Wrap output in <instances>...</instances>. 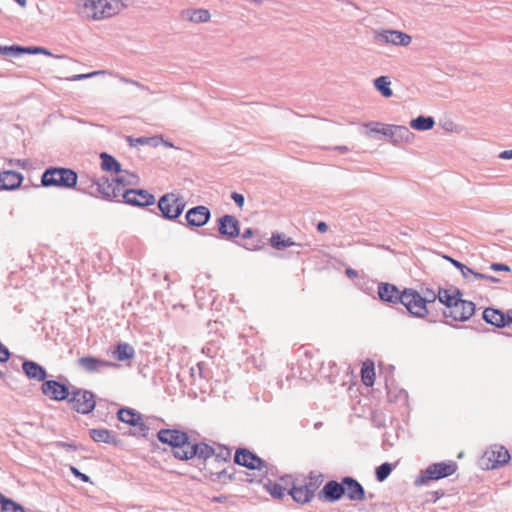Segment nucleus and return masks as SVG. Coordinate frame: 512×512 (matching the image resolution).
Instances as JSON below:
<instances>
[{
	"instance_id": "obj_47",
	"label": "nucleus",
	"mask_w": 512,
	"mask_h": 512,
	"mask_svg": "<svg viewBox=\"0 0 512 512\" xmlns=\"http://www.w3.org/2000/svg\"><path fill=\"white\" fill-rule=\"evenodd\" d=\"M232 199L235 201V203L241 208L244 205V197L243 195L239 193H232Z\"/></svg>"
},
{
	"instance_id": "obj_24",
	"label": "nucleus",
	"mask_w": 512,
	"mask_h": 512,
	"mask_svg": "<svg viewBox=\"0 0 512 512\" xmlns=\"http://www.w3.org/2000/svg\"><path fill=\"white\" fill-rule=\"evenodd\" d=\"M378 295L382 301L397 303L398 301H401L402 292L392 284L381 283L378 286Z\"/></svg>"
},
{
	"instance_id": "obj_20",
	"label": "nucleus",
	"mask_w": 512,
	"mask_h": 512,
	"mask_svg": "<svg viewBox=\"0 0 512 512\" xmlns=\"http://www.w3.org/2000/svg\"><path fill=\"white\" fill-rule=\"evenodd\" d=\"M219 233L227 238H235L240 233L238 220L231 215H224L219 219Z\"/></svg>"
},
{
	"instance_id": "obj_15",
	"label": "nucleus",
	"mask_w": 512,
	"mask_h": 512,
	"mask_svg": "<svg viewBox=\"0 0 512 512\" xmlns=\"http://www.w3.org/2000/svg\"><path fill=\"white\" fill-rule=\"evenodd\" d=\"M177 453L180 460H189L194 456L208 459L214 455V449L205 443L194 444L190 442L189 445H186L185 451L180 450Z\"/></svg>"
},
{
	"instance_id": "obj_29",
	"label": "nucleus",
	"mask_w": 512,
	"mask_h": 512,
	"mask_svg": "<svg viewBox=\"0 0 512 512\" xmlns=\"http://www.w3.org/2000/svg\"><path fill=\"white\" fill-rule=\"evenodd\" d=\"M113 357L118 361H127L134 358L135 350L128 343H118L112 352Z\"/></svg>"
},
{
	"instance_id": "obj_8",
	"label": "nucleus",
	"mask_w": 512,
	"mask_h": 512,
	"mask_svg": "<svg viewBox=\"0 0 512 512\" xmlns=\"http://www.w3.org/2000/svg\"><path fill=\"white\" fill-rule=\"evenodd\" d=\"M158 439L162 443L169 444L173 448V453L176 458L179 459L178 451L186 450V445H189L190 441L186 433L179 430L162 429L158 432Z\"/></svg>"
},
{
	"instance_id": "obj_5",
	"label": "nucleus",
	"mask_w": 512,
	"mask_h": 512,
	"mask_svg": "<svg viewBox=\"0 0 512 512\" xmlns=\"http://www.w3.org/2000/svg\"><path fill=\"white\" fill-rule=\"evenodd\" d=\"M436 294L434 292L426 293L425 296L414 289L408 288L402 291L401 303L414 316L423 318L427 315V304L434 302Z\"/></svg>"
},
{
	"instance_id": "obj_1",
	"label": "nucleus",
	"mask_w": 512,
	"mask_h": 512,
	"mask_svg": "<svg viewBox=\"0 0 512 512\" xmlns=\"http://www.w3.org/2000/svg\"><path fill=\"white\" fill-rule=\"evenodd\" d=\"M136 179L125 178L121 175L117 179V184H111L107 180L96 182V191L100 196L106 199H115L123 197L126 203L136 206H148L154 203L155 198L146 190L126 189L128 185L134 184Z\"/></svg>"
},
{
	"instance_id": "obj_7",
	"label": "nucleus",
	"mask_w": 512,
	"mask_h": 512,
	"mask_svg": "<svg viewBox=\"0 0 512 512\" xmlns=\"http://www.w3.org/2000/svg\"><path fill=\"white\" fill-rule=\"evenodd\" d=\"M456 470L453 463H434L428 466L420 475L415 479L416 486H422L432 480H439L441 478L452 475Z\"/></svg>"
},
{
	"instance_id": "obj_59",
	"label": "nucleus",
	"mask_w": 512,
	"mask_h": 512,
	"mask_svg": "<svg viewBox=\"0 0 512 512\" xmlns=\"http://www.w3.org/2000/svg\"><path fill=\"white\" fill-rule=\"evenodd\" d=\"M165 145H166L167 147H172V144H171V143H168V142H165Z\"/></svg>"
},
{
	"instance_id": "obj_41",
	"label": "nucleus",
	"mask_w": 512,
	"mask_h": 512,
	"mask_svg": "<svg viewBox=\"0 0 512 512\" xmlns=\"http://www.w3.org/2000/svg\"><path fill=\"white\" fill-rule=\"evenodd\" d=\"M467 271L469 272V274H471V275H473V276H475L476 278H479V279H485V280H488V281H491V282H498L499 281L494 276H488V275H485V274L477 273V272H474L470 268H467Z\"/></svg>"
},
{
	"instance_id": "obj_9",
	"label": "nucleus",
	"mask_w": 512,
	"mask_h": 512,
	"mask_svg": "<svg viewBox=\"0 0 512 512\" xmlns=\"http://www.w3.org/2000/svg\"><path fill=\"white\" fill-rule=\"evenodd\" d=\"M510 460L508 450L501 445L489 447L482 456V464L485 469H495L507 464Z\"/></svg>"
},
{
	"instance_id": "obj_51",
	"label": "nucleus",
	"mask_w": 512,
	"mask_h": 512,
	"mask_svg": "<svg viewBox=\"0 0 512 512\" xmlns=\"http://www.w3.org/2000/svg\"><path fill=\"white\" fill-rule=\"evenodd\" d=\"M500 158L502 159H511L512 158V150H505L500 153Z\"/></svg>"
},
{
	"instance_id": "obj_42",
	"label": "nucleus",
	"mask_w": 512,
	"mask_h": 512,
	"mask_svg": "<svg viewBox=\"0 0 512 512\" xmlns=\"http://www.w3.org/2000/svg\"><path fill=\"white\" fill-rule=\"evenodd\" d=\"M18 49H19V46H17V45L3 46V47H0V53L2 55L19 54Z\"/></svg>"
},
{
	"instance_id": "obj_58",
	"label": "nucleus",
	"mask_w": 512,
	"mask_h": 512,
	"mask_svg": "<svg viewBox=\"0 0 512 512\" xmlns=\"http://www.w3.org/2000/svg\"><path fill=\"white\" fill-rule=\"evenodd\" d=\"M251 2H254V3L260 4V3H261V0H251Z\"/></svg>"
},
{
	"instance_id": "obj_38",
	"label": "nucleus",
	"mask_w": 512,
	"mask_h": 512,
	"mask_svg": "<svg viewBox=\"0 0 512 512\" xmlns=\"http://www.w3.org/2000/svg\"><path fill=\"white\" fill-rule=\"evenodd\" d=\"M392 466L389 463H383L376 469V478L379 482L384 481L391 473Z\"/></svg>"
},
{
	"instance_id": "obj_33",
	"label": "nucleus",
	"mask_w": 512,
	"mask_h": 512,
	"mask_svg": "<svg viewBox=\"0 0 512 512\" xmlns=\"http://www.w3.org/2000/svg\"><path fill=\"white\" fill-rule=\"evenodd\" d=\"M270 243L275 249L278 250L291 247L295 244L291 238H286L284 235L279 233H275L271 236Z\"/></svg>"
},
{
	"instance_id": "obj_3",
	"label": "nucleus",
	"mask_w": 512,
	"mask_h": 512,
	"mask_svg": "<svg viewBox=\"0 0 512 512\" xmlns=\"http://www.w3.org/2000/svg\"><path fill=\"white\" fill-rule=\"evenodd\" d=\"M126 8L123 0H75V11L83 19L102 21L119 15Z\"/></svg>"
},
{
	"instance_id": "obj_31",
	"label": "nucleus",
	"mask_w": 512,
	"mask_h": 512,
	"mask_svg": "<svg viewBox=\"0 0 512 512\" xmlns=\"http://www.w3.org/2000/svg\"><path fill=\"white\" fill-rule=\"evenodd\" d=\"M91 438L95 442H102V443H113L114 442V436L111 434V432L107 429H91L89 432Z\"/></svg>"
},
{
	"instance_id": "obj_23",
	"label": "nucleus",
	"mask_w": 512,
	"mask_h": 512,
	"mask_svg": "<svg viewBox=\"0 0 512 512\" xmlns=\"http://www.w3.org/2000/svg\"><path fill=\"white\" fill-rule=\"evenodd\" d=\"M509 312L507 314L494 308H486L483 312V319L496 327L508 325Z\"/></svg>"
},
{
	"instance_id": "obj_6",
	"label": "nucleus",
	"mask_w": 512,
	"mask_h": 512,
	"mask_svg": "<svg viewBox=\"0 0 512 512\" xmlns=\"http://www.w3.org/2000/svg\"><path fill=\"white\" fill-rule=\"evenodd\" d=\"M77 174L68 168H49L42 175V185L73 188L77 184Z\"/></svg>"
},
{
	"instance_id": "obj_26",
	"label": "nucleus",
	"mask_w": 512,
	"mask_h": 512,
	"mask_svg": "<svg viewBox=\"0 0 512 512\" xmlns=\"http://www.w3.org/2000/svg\"><path fill=\"white\" fill-rule=\"evenodd\" d=\"M22 369L29 379L44 382L47 376L45 369L34 361H24Z\"/></svg>"
},
{
	"instance_id": "obj_11",
	"label": "nucleus",
	"mask_w": 512,
	"mask_h": 512,
	"mask_svg": "<svg viewBox=\"0 0 512 512\" xmlns=\"http://www.w3.org/2000/svg\"><path fill=\"white\" fill-rule=\"evenodd\" d=\"M69 404L73 410L82 414H87L95 408V396L90 391L79 389L73 391L72 396L69 399Z\"/></svg>"
},
{
	"instance_id": "obj_57",
	"label": "nucleus",
	"mask_w": 512,
	"mask_h": 512,
	"mask_svg": "<svg viewBox=\"0 0 512 512\" xmlns=\"http://www.w3.org/2000/svg\"><path fill=\"white\" fill-rule=\"evenodd\" d=\"M5 496L0 492V502L4 500Z\"/></svg>"
},
{
	"instance_id": "obj_32",
	"label": "nucleus",
	"mask_w": 512,
	"mask_h": 512,
	"mask_svg": "<svg viewBox=\"0 0 512 512\" xmlns=\"http://www.w3.org/2000/svg\"><path fill=\"white\" fill-rule=\"evenodd\" d=\"M410 126L419 131L429 130L434 126V119L432 117L419 116L410 122Z\"/></svg>"
},
{
	"instance_id": "obj_52",
	"label": "nucleus",
	"mask_w": 512,
	"mask_h": 512,
	"mask_svg": "<svg viewBox=\"0 0 512 512\" xmlns=\"http://www.w3.org/2000/svg\"><path fill=\"white\" fill-rule=\"evenodd\" d=\"M335 149L340 151L341 153H346L349 151V148L347 146H336Z\"/></svg>"
},
{
	"instance_id": "obj_39",
	"label": "nucleus",
	"mask_w": 512,
	"mask_h": 512,
	"mask_svg": "<svg viewBox=\"0 0 512 512\" xmlns=\"http://www.w3.org/2000/svg\"><path fill=\"white\" fill-rule=\"evenodd\" d=\"M18 53H26V54H44L51 55V53L42 47H21L19 46Z\"/></svg>"
},
{
	"instance_id": "obj_53",
	"label": "nucleus",
	"mask_w": 512,
	"mask_h": 512,
	"mask_svg": "<svg viewBox=\"0 0 512 512\" xmlns=\"http://www.w3.org/2000/svg\"><path fill=\"white\" fill-rule=\"evenodd\" d=\"M252 233H253V232H252V230H251V229H246V230L243 232L242 236H243V238H248V237H251V236H252Z\"/></svg>"
},
{
	"instance_id": "obj_30",
	"label": "nucleus",
	"mask_w": 512,
	"mask_h": 512,
	"mask_svg": "<svg viewBox=\"0 0 512 512\" xmlns=\"http://www.w3.org/2000/svg\"><path fill=\"white\" fill-rule=\"evenodd\" d=\"M361 380L362 383L368 387L374 385L375 381V367L374 362L371 360H366L362 364L361 368Z\"/></svg>"
},
{
	"instance_id": "obj_46",
	"label": "nucleus",
	"mask_w": 512,
	"mask_h": 512,
	"mask_svg": "<svg viewBox=\"0 0 512 512\" xmlns=\"http://www.w3.org/2000/svg\"><path fill=\"white\" fill-rule=\"evenodd\" d=\"M98 74V72H92V73H88V74H78V75H74L70 78H67V80H70V81H76V80H81V79H84V78H88V77H92L94 75Z\"/></svg>"
},
{
	"instance_id": "obj_49",
	"label": "nucleus",
	"mask_w": 512,
	"mask_h": 512,
	"mask_svg": "<svg viewBox=\"0 0 512 512\" xmlns=\"http://www.w3.org/2000/svg\"><path fill=\"white\" fill-rule=\"evenodd\" d=\"M346 275L349 277V278H356L358 277V272L352 268H347L346 271H345Z\"/></svg>"
},
{
	"instance_id": "obj_54",
	"label": "nucleus",
	"mask_w": 512,
	"mask_h": 512,
	"mask_svg": "<svg viewBox=\"0 0 512 512\" xmlns=\"http://www.w3.org/2000/svg\"><path fill=\"white\" fill-rule=\"evenodd\" d=\"M21 7H25L27 4L26 0H15Z\"/></svg>"
},
{
	"instance_id": "obj_40",
	"label": "nucleus",
	"mask_w": 512,
	"mask_h": 512,
	"mask_svg": "<svg viewBox=\"0 0 512 512\" xmlns=\"http://www.w3.org/2000/svg\"><path fill=\"white\" fill-rule=\"evenodd\" d=\"M384 124L378 123V122H370L365 125V127L368 129V134L371 133H380L383 134L382 126Z\"/></svg>"
},
{
	"instance_id": "obj_34",
	"label": "nucleus",
	"mask_w": 512,
	"mask_h": 512,
	"mask_svg": "<svg viewBox=\"0 0 512 512\" xmlns=\"http://www.w3.org/2000/svg\"><path fill=\"white\" fill-rule=\"evenodd\" d=\"M390 84L391 82L386 76H380L374 80L375 88L386 98L392 96Z\"/></svg>"
},
{
	"instance_id": "obj_27",
	"label": "nucleus",
	"mask_w": 512,
	"mask_h": 512,
	"mask_svg": "<svg viewBox=\"0 0 512 512\" xmlns=\"http://www.w3.org/2000/svg\"><path fill=\"white\" fill-rule=\"evenodd\" d=\"M182 18L186 21L192 23H205L208 22L211 18L210 12L207 9L199 8V9H185L182 11Z\"/></svg>"
},
{
	"instance_id": "obj_25",
	"label": "nucleus",
	"mask_w": 512,
	"mask_h": 512,
	"mask_svg": "<svg viewBox=\"0 0 512 512\" xmlns=\"http://www.w3.org/2000/svg\"><path fill=\"white\" fill-rule=\"evenodd\" d=\"M321 495L326 501L339 500L344 495L343 481L341 483L333 480L327 482L321 491Z\"/></svg>"
},
{
	"instance_id": "obj_14",
	"label": "nucleus",
	"mask_w": 512,
	"mask_h": 512,
	"mask_svg": "<svg viewBox=\"0 0 512 512\" xmlns=\"http://www.w3.org/2000/svg\"><path fill=\"white\" fill-rule=\"evenodd\" d=\"M41 391L46 397L55 401H63L70 395L69 388L56 380L44 381Z\"/></svg>"
},
{
	"instance_id": "obj_21",
	"label": "nucleus",
	"mask_w": 512,
	"mask_h": 512,
	"mask_svg": "<svg viewBox=\"0 0 512 512\" xmlns=\"http://www.w3.org/2000/svg\"><path fill=\"white\" fill-rule=\"evenodd\" d=\"M78 365L83 370L94 373L100 371L103 368L114 366V363L93 356H85L78 360Z\"/></svg>"
},
{
	"instance_id": "obj_12",
	"label": "nucleus",
	"mask_w": 512,
	"mask_h": 512,
	"mask_svg": "<svg viewBox=\"0 0 512 512\" xmlns=\"http://www.w3.org/2000/svg\"><path fill=\"white\" fill-rule=\"evenodd\" d=\"M374 39L379 44H392L404 47L410 45L412 41L410 35L398 30H382L376 32Z\"/></svg>"
},
{
	"instance_id": "obj_28",
	"label": "nucleus",
	"mask_w": 512,
	"mask_h": 512,
	"mask_svg": "<svg viewBox=\"0 0 512 512\" xmlns=\"http://www.w3.org/2000/svg\"><path fill=\"white\" fill-rule=\"evenodd\" d=\"M117 415L121 422L131 426H139L143 424L142 416L132 409L122 408L118 411Z\"/></svg>"
},
{
	"instance_id": "obj_4",
	"label": "nucleus",
	"mask_w": 512,
	"mask_h": 512,
	"mask_svg": "<svg viewBox=\"0 0 512 512\" xmlns=\"http://www.w3.org/2000/svg\"><path fill=\"white\" fill-rule=\"evenodd\" d=\"M102 163L101 166L103 170L108 172H114V176L111 179H108L106 177L101 178H89L88 176L81 177L82 183L86 184V188L90 189V193L92 195H99V193L96 191V182L98 181H105L107 180L109 183L116 185L117 179L120 178L121 175H125V178H131V179H137V177L134 174H130L127 171H124L121 169L120 164L110 155L103 153L101 154Z\"/></svg>"
},
{
	"instance_id": "obj_44",
	"label": "nucleus",
	"mask_w": 512,
	"mask_h": 512,
	"mask_svg": "<svg viewBox=\"0 0 512 512\" xmlns=\"http://www.w3.org/2000/svg\"><path fill=\"white\" fill-rule=\"evenodd\" d=\"M10 357V353L8 351V349L2 345V343L0 342V362H6L8 361Z\"/></svg>"
},
{
	"instance_id": "obj_10",
	"label": "nucleus",
	"mask_w": 512,
	"mask_h": 512,
	"mask_svg": "<svg viewBox=\"0 0 512 512\" xmlns=\"http://www.w3.org/2000/svg\"><path fill=\"white\" fill-rule=\"evenodd\" d=\"M158 207L164 217L175 219L183 212L185 203L176 194L169 193L160 198Z\"/></svg>"
},
{
	"instance_id": "obj_17",
	"label": "nucleus",
	"mask_w": 512,
	"mask_h": 512,
	"mask_svg": "<svg viewBox=\"0 0 512 512\" xmlns=\"http://www.w3.org/2000/svg\"><path fill=\"white\" fill-rule=\"evenodd\" d=\"M234 461L238 465L247 467L249 469L261 470L265 467L264 462L257 455L249 451L248 449H239L236 451Z\"/></svg>"
},
{
	"instance_id": "obj_45",
	"label": "nucleus",
	"mask_w": 512,
	"mask_h": 512,
	"mask_svg": "<svg viewBox=\"0 0 512 512\" xmlns=\"http://www.w3.org/2000/svg\"><path fill=\"white\" fill-rule=\"evenodd\" d=\"M71 472L79 479H81L83 482H88L89 477L86 474L81 473L77 468L71 467Z\"/></svg>"
},
{
	"instance_id": "obj_2",
	"label": "nucleus",
	"mask_w": 512,
	"mask_h": 512,
	"mask_svg": "<svg viewBox=\"0 0 512 512\" xmlns=\"http://www.w3.org/2000/svg\"><path fill=\"white\" fill-rule=\"evenodd\" d=\"M436 298L445 306L443 315L446 319L464 322L474 315L475 304L464 300L462 293L456 287L440 288Z\"/></svg>"
},
{
	"instance_id": "obj_16",
	"label": "nucleus",
	"mask_w": 512,
	"mask_h": 512,
	"mask_svg": "<svg viewBox=\"0 0 512 512\" xmlns=\"http://www.w3.org/2000/svg\"><path fill=\"white\" fill-rule=\"evenodd\" d=\"M382 130L383 135L389 137L394 144L409 142L413 137L411 131L405 126L383 125Z\"/></svg>"
},
{
	"instance_id": "obj_35",
	"label": "nucleus",
	"mask_w": 512,
	"mask_h": 512,
	"mask_svg": "<svg viewBox=\"0 0 512 512\" xmlns=\"http://www.w3.org/2000/svg\"><path fill=\"white\" fill-rule=\"evenodd\" d=\"M158 137H139V138H133L131 136L126 137V141L131 147H137L138 145H153L156 146L159 143Z\"/></svg>"
},
{
	"instance_id": "obj_36",
	"label": "nucleus",
	"mask_w": 512,
	"mask_h": 512,
	"mask_svg": "<svg viewBox=\"0 0 512 512\" xmlns=\"http://www.w3.org/2000/svg\"><path fill=\"white\" fill-rule=\"evenodd\" d=\"M0 504L2 511L4 512H25L24 508L20 504L6 497L0 502Z\"/></svg>"
},
{
	"instance_id": "obj_13",
	"label": "nucleus",
	"mask_w": 512,
	"mask_h": 512,
	"mask_svg": "<svg viewBox=\"0 0 512 512\" xmlns=\"http://www.w3.org/2000/svg\"><path fill=\"white\" fill-rule=\"evenodd\" d=\"M317 489V481L309 479L303 484L293 485L289 490V494L297 503L305 504L312 500Z\"/></svg>"
},
{
	"instance_id": "obj_22",
	"label": "nucleus",
	"mask_w": 512,
	"mask_h": 512,
	"mask_svg": "<svg viewBox=\"0 0 512 512\" xmlns=\"http://www.w3.org/2000/svg\"><path fill=\"white\" fill-rule=\"evenodd\" d=\"M23 177L20 173L7 170L0 173V189L13 190L22 183Z\"/></svg>"
},
{
	"instance_id": "obj_55",
	"label": "nucleus",
	"mask_w": 512,
	"mask_h": 512,
	"mask_svg": "<svg viewBox=\"0 0 512 512\" xmlns=\"http://www.w3.org/2000/svg\"><path fill=\"white\" fill-rule=\"evenodd\" d=\"M508 325H512V310L509 311Z\"/></svg>"
},
{
	"instance_id": "obj_19",
	"label": "nucleus",
	"mask_w": 512,
	"mask_h": 512,
	"mask_svg": "<svg viewBox=\"0 0 512 512\" xmlns=\"http://www.w3.org/2000/svg\"><path fill=\"white\" fill-rule=\"evenodd\" d=\"M210 219V210L206 206H196L186 213V220L190 226L201 227Z\"/></svg>"
},
{
	"instance_id": "obj_48",
	"label": "nucleus",
	"mask_w": 512,
	"mask_h": 512,
	"mask_svg": "<svg viewBox=\"0 0 512 512\" xmlns=\"http://www.w3.org/2000/svg\"><path fill=\"white\" fill-rule=\"evenodd\" d=\"M452 262H453V264H454L457 268H459V269L461 270L462 274H463L465 277H467V275H468V273H469V272L467 271V268H468V267H467V266H465L464 264H462V263L458 262V261H455V260H453Z\"/></svg>"
},
{
	"instance_id": "obj_56",
	"label": "nucleus",
	"mask_w": 512,
	"mask_h": 512,
	"mask_svg": "<svg viewBox=\"0 0 512 512\" xmlns=\"http://www.w3.org/2000/svg\"><path fill=\"white\" fill-rule=\"evenodd\" d=\"M225 475H226V474L224 473V471H220V472L218 473V477H219V478H220L221 476H225Z\"/></svg>"
},
{
	"instance_id": "obj_18",
	"label": "nucleus",
	"mask_w": 512,
	"mask_h": 512,
	"mask_svg": "<svg viewBox=\"0 0 512 512\" xmlns=\"http://www.w3.org/2000/svg\"><path fill=\"white\" fill-rule=\"evenodd\" d=\"M343 490L344 495L351 501H363L365 500V491L362 485L351 477H345L343 479Z\"/></svg>"
},
{
	"instance_id": "obj_50",
	"label": "nucleus",
	"mask_w": 512,
	"mask_h": 512,
	"mask_svg": "<svg viewBox=\"0 0 512 512\" xmlns=\"http://www.w3.org/2000/svg\"><path fill=\"white\" fill-rule=\"evenodd\" d=\"M317 230L320 233H325L328 230V226L325 222H319L317 225Z\"/></svg>"
},
{
	"instance_id": "obj_37",
	"label": "nucleus",
	"mask_w": 512,
	"mask_h": 512,
	"mask_svg": "<svg viewBox=\"0 0 512 512\" xmlns=\"http://www.w3.org/2000/svg\"><path fill=\"white\" fill-rule=\"evenodd\" d=\"M265 487L266 490L276 498H282L286 492V489L281 484L275 482H268Z\"/></svg>"
},
{
	"instance_id": "obj_43",
	"label": "nucleus",
	"mask_w": 512,
	"mask_h": 512,
	"mask_svg": "<svg viewBox=\"0 0 512 512\" xmlns=\"http://www.w3.org/2000/svg\"><path fill=\"white\" fill-rule=\"evenodd\" d=\"M490 268L494 271H505V272L511 271V268L508 265L502 264V263H492L490 265Z\"/></svg>"
}]
</instances>
